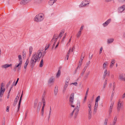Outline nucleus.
I'll return each instance as SVG.
<instances>
[{
    "label": "nucleus",
    "instance_id": "obj_1",
    "mask_svg": "<svg viewBox=\"0 0 125 125\" xmlns=\"http://www.w3.org/2000/svg\"><path fill=\"white\" fill-rule=\"evenodd\" d=\"M42 56V52L40 50H38L37 52H35L34 53L30 62L32 68H33L36 62H38L40 61Z\"/></svg>",
    "mask_w": 125,
    "mask_h": 125
},
{
    "label": "nucleus",
    "instance_id": "obj_2",
    "mask_svg": "<svg viewBox=\"0 0 125 125\" xmlns=\"http://www.w3.org/2000/svg\"><path fill=\"white\" fill-rule=\"evenodd\" d=\"M74 94L73 93L71 94L69 97V102L70 103V105L71 107H75V106L73 105L74 100Z\"/></svg>",
    "mask_w": 125,
    "mask_h": 125
},
{
    "label": "nucleus",
    "instance_id": "obj_3",
    "mask_svg": "<svg viewBox=\"0 0 125 125\" xmlns=\"http://www.w3.org/2000/svg\"><path fill=\"white\" fill-rule=\"evenodd\" d=\"M125 10V5H122L118 8V12L119 13H121Z\"/></svg>",
    "mask_w": 125,
    "mask_h": 125
},
{
    "label": "nucleus",
    "instance_id": "obj_4",
    "mask_svg": "<svg viewBox=\"0 0 125 125\" xmlns=\"http://www.w3.org/2000/svg\"><path fill=\"white\" fill-rule=\"evenodd\" d=\"M117 105V110L118 111H119L121 109H122L123 107V104L121 101L120 100H119Z\"/></svg>",
    "mask_w": 125,
    "mask_h": 125
},
{
    "label": "nucleus",
    "instance_id": "obj_5",
    "mask_svg": "<svg viewBox=\"0 0 125 125\" xmlns=\"http://www.w3.org/2000/svg\"><path fill=\"white\" fill-rule=\"evenodd\" d=\"M54 79L53 77H51L49 80L48 82V85L49 86H51L53 84L54 82Z\"/></svg>",
    "mask_w": 125,
    "mask_h": 125
},
{
    "label": "nucleus",
    "instance_id": "obj_6",
    "mask_svg": "<svg viewBox=\"0 0 125 125\" xmlns=\"http://www.w3.org/2000/svg\"><path fill=\"white\" fill-rule=\"evenodd\" d=\"M89 2H88V1L86 0H84L82 2L81 4L80 5V7H84L86 5L89 4Z\"/></svg>",
    "mask_w": 125,
    "mask_h": 125
},
{
    "label": "nucleus",
    "instance_id": "obj_7",
    "mask_svg": "<svg viewBox=\"0 0 125 125\" xmlns=\"http://www.w3.org/2000/svg\"><path fill=\"white\" fill-rule=\"evenodd\" d=\"M114 104V103H112L111 104L110 106V108L109 109V117H110V114L112 112V109L113 107V105Z\"/></svg>",
    "mask_w": 125,
    "mask_h": 125
},
{
    "label": "nucleus",
    "instance_id": "obj_8",
    "mask_svg": "<svg viewBox=\"0 0 125 125\" xmlns=\"http://www.w3.org/2000/svg\"><path fill=\"white\" fill-rule=\"evenodd\" d=\"M110 72H109L107 71V70H105L104 72V73L103 76V78L104 79L106 76H109V75Z\"/></svg>",
    "mask_w": 125,
    "mask_h": 125
},
{
    "label": "nucleus",
    "instance_id": "obj_9",
    "mask_svg": "<svg viewBox=\"0 0 125 125\" xmlns=\"http://www.w3.org/2000/svg\"><path fill=\"white\" fill-rule=\"evenodd\" d=\"M119 77L120 80L125 81V74H120Z\"/></svg>",
    "mask_w": 125,
    "mask_h": 125
},
{
    "label": "nucleus",
    "instance_id": "obj_10",
    "mask_svg": "<svg viewBox=\"0 0 125 125\" xmlns=\"http://www.w3.org/2000/svg\"><path fill=\"white\" fill-rule=\"evenodd\" d=\"M43 18L41 19L40 17L39 16V15H37L35 17V18L34 19L35 21H36L37 22H40L42 20Z\"/></svg>",
    "mask_w": 125,
    "mask_h": 125
},
{
    "label": "nucleus",
    "instance_id": "obj_11",
    "mask_svg": "<svg viewBox=\"0 0 125 125\" xmlns=\"http://www.w3.org/2000/svg\"><path fill=\"white\" fill-rule=\"evenodd\" d=\"M12 65V64H6L1 66V67L3 68H4L6 69L7 68L10 67L11 68H12L11 66Z\"/></svg>",
    "mask_w": 125,
    "mask_h": 125
},
{
    "label": "nucleus",
    "instance_id": "obj_12",
    "mask_svg": "<svg viewBox=\"0 0 125 125\" xmlns=\"http://www.w3.org/2000/svg\"><path fill=\"white\" fill-rule=\"evenodd\" d=\"M23 91H22V93L21 95V97H20V100H19V103L17 112H18L19 111L20 108V107L21 103V100L22 98V95H23Z\"/></svg>",
    "mask_w": 125,
    "mask_h": 125
},
{
    "label": "nucleus",
    "instance_id": "obj_13",
    "mask_svg": "<svg viewBox=\"0 0 125 125\" xmlns=\"http://www.w3.org/2000/svg\"><path fill=\"white\" fill-rule=\"evenodd\" d=\"M111 21V20L110 19H108L105 22L103 23V26L104 27L107 26L110 22Z\"/></svg>",
    "mask_w": 125,
    "mask_h": 125
},
{
    "label": "nucleus",
    "instance_id": "obj_14",
    "mask_svg": "<svg viewBox=\"0 0 125 125\" xmlns=\"http://www.w3.org/2000/svg\"><path fill=\"white\" fill-rule=\"evenodd\" d=\"M76 108V109L75 110V111L74 115V117L75 118L76 117L79 111V107H78V108Z\"/></svg>",
    "mask_w": 125,
    "mask_h": 125
},
{
    "label": "nucleus",
    "instance_id": "obj_15",
    "mask_svg": "<svg viewBox=\"0 0 125 125\" xmlns=\"http://www.w3.org/2000/svg\"><path fill=\"white\" fill-rule=\"evenodd\" d=\"M19 99V97L18 96V95H17L16 97L14 100V103L13 104V105L14 106H15L16 105V104L17 103V102L18 101Z\"/></svg>",
    "mask_w": 125,
    "mask_h": 125
},
{
    "label": "nucleus",
    "instance_id": "obj_16",
    "mask_svg": "<svg viewBox=\"0 0 125 125\" xmlns=\"http://www.w3.org/2000/svg\"><path fill=\"white\" fill-rule=\"evenodd\" d=\"M114 41V39L113 38L108 39L107 40V43L108 44L111 43L113 42Z\"/></svg>",
    "mask_w": 125,
    "mask_h": 125
},
{
    "label": "nucleus",
    "instance_id": "obj_17",
    "mask_svg": "<svg viewBox=\"0 0 125 125\" xmlns=\"http://www.w3.org/2000/svg\"><path fill=\"white\" fill-rule=\"evenodd\" d=\"M29 2L28 0H22L21 2V3L22 4H25Z\"/></svg>",
    "mask_w": 125,
    "mask_h": 125
},
{
    "label": "nucleus",
    "instance_id": "obj_18",
    "mask_svg": "<svg viewBox=\"0 0 125 125\" xmlns=\"http://www.w3.org/2000/svg\"><path fill=\"white\" fill-rule=\"evenodd\" d=\"M57 0H50L49 1V4L50 5H52Z\"/></svg>",
    "mask_w": 125,
    "mask_h": 125
},
{
    "label": "nucleus",
    "instance_id": "obj_19",
    "mask_svg": "<svg viewBox=\"0 0 125 125\" xmlns=\"http://www.w3.org/2000/svg\"><path fill=\"white\" fill-rule=\"evenodd\" d=\"M90 73V71H89L88 72L86 73L84 77V80H86L87 79L88 77V76L89 74Z\"/></svg>",
    "mask_w": 125,
    "mask_h": 125
},
{
    "label": "nucleus",
    "instance_id": "obj_20",
    "mask_svg": "<svg viewBox=\"0 0 125 125\" xmlns=\"http://www.w3.org/2000/svg\"><path fill=\"white\" fill-rule=\"evenodd\" d=\"M107 78H106L105 80L104 83V84L103 85V88L104 89L106 87L107 84Z\"/></svg>",
    "mask_w": 125,
    "mask_h": 125
},
{
    "label": "nucleus",
    "instance_id": "obj_21",
    "mask_svg": "<svg viewBox=\"0 0 125 125\" xmlns=\"http://www.w3.org/2000/svg\"><path fill=\"white\" fill-rule=\"evenodd\" d=\"M84 52H83L82 54V55H81L80 58L81 61H80L81 62H82V61H83V59L84 57Z\"/></svg>",
    "mask_w": 125,
    "mask_h": 125
},
{
    "label": "nucleus",
    "instance_id": "obj_22",
    "mask_svg": "<svg viewBox=\"0 0 125 125\" xmlns=\"http://www.w3.org/2000/svg\"><path fill=\"white\" fill-rule=\"evenodd\" d=\"M58 89L57 87H55L54 90V94L55 95H56L58 92Z\"/></svg>",
    "mask_w": 125,
    "mask_h": 125
},
{
    "label": "nucleus",
    "instance_id": "obj_23",
    "mask_svg": "<svg viewBox=\"0 0 125 125\" xmlns=\"http://www.w3.org/2000/svg\"><path fill=\"white\" fill-rule=\"evenodd\" d=\"M41 106V102H40L38 103V105L37 107V111H39L40 109V108Z\"/></svg>",
    "mask_w": 125,
    "mask_h": 125
},
{
    "label": "nucleus",
    "instance_id": "obj_24",
    "mask_svg": "<svg viewBox=\"0 0 125 125\" xmlns=\"http://www.w3.org/2000/svg\"><path fill=\"white\" fill-rule=\"evenodd\" d=\"M38 102V100L37 99H36L34 101V108H36L37 107V104Z\"/></svg>",
    "mask_w": 125,
    "mask_h": 125
},
{
    "label": "nucleus",
    "instance_id": "obj_25",
    "mask_svg": "<svg viewBox=\"0 0 125 125\" xmlns=\"http://www.w3.org/2000/svg\"><path fill=\"white\" fill-rule=\"evenodd\" d=\"M43 59H42L40 62V63L39 64V67H43Z\"/></svg>",
    "mask_w": 125,
    "mask_h": 125
},
{
    "label": "nucleus",
    "instance_id": "obj_26",
    "mask_svg": "<svg viewBox=\"0 0 125 125\" xmlns=\"http://www.w3.org/2000/svg\"><path fill=\"white\" fill-rule=\"evenodd\" d=\"M52 111L51 108V106H50V111L49 112V116L48 117V120H49L51 117V113Z\"/></svg>",
    "mask_w": 125,
    "mask_h": 125
},
{
    "label": "nucleus",
    "instance_id": "obj_27",
    "mask_svg": "<svg viewBox=\"0 0 125 125\" xmlns=\"http://www.w3.org/2000/svg\"><path fill=\"white\" fill-rule=\"evenodd\" d=\"M29 62V61L28 60V59H27L26 62H25L24 66V69H26V68L27 65Z\"/></svg>",
    "mask_w": 125,
    "mask_h": 125
},
{
    "label": "nucleus",
    "instance_id": "obj_28",
    "mask_svg": "<svg viewBox=\"0 0 125 125\" xmlns=\"http://www.w3.org/2000/svg\"><path fill=\"white\" fill-rule=\"evenodd\" d=\"M115 60L114 59H112L110 65V67H112L115 63Z\"/></svg>",
    "mask_w": 125,
    "mask_h": 125
},
{
    "label": "nucleus",
    "instance_id": "obj_29",
    "mask_svg": "<svg viewBox=\"0 0 125 125\" xmlns=\"http://www.w3.org/2000/svg\"><path fill=\"white\" fill-rule=\"evenodd\" d=\"M19 58V60L20 62L22 63V59L21 58V55H19L18 56Z\"/></svg>",
    "mask_w": 125,
    "mask_h": 125
},
{
    "label": "nucleus",
    "instance_id": "obj_30",
    "mask_svg": "<svg viewBox=\"0 0 125 125\" xmlns=\"http://www.w3.org/2000/svg\"><path fill=\"white\" fill-rule=\"evenodd\" d=\"M81 34V31H79L77 34V38H79Z\"/></svg>",
    "mask_w": 125,
    "mask_h": 125
},
{
    "label": "nucleus",
    "instance_id": "obj_31",
    "mask_svg": "<svg viewBox=\"0 0 125 125\" xmlns=\"http://www.w3.org/2000/svg\"><path fill=\"white\" fill-rule=\"evenodd\" d=\"M61 74V71L60 70H58L56 76L57 77H59L60 75Z\"/></svg>",
    "mask_w": 125,
    "mask_h": 125
},
{
    "label": "nucleus",
    "instance_id": "obj_32",
    "mask_svg": "<svg viewBox=\"0 0 125 125\" xmlns=\"http://www.w3.org/2000/svg\"><path fill=\"white\" fill-rule=\"evenodd\" d=\"M22 63L20 62L17 65H15V66L17 68H18L19 67H21V64Z\"/></svg>",
    "mask_w": 125,
    "mask_h": 125
},
{
    "label": "nucleus",
    "instance_id": "obj_33",
    "mask_svg": "<svg viewBox=\"0 0 125 125\" xmlns=\"http://www.w3.org/2000/svg\"><path fill=\"white\" fill-rule=\"evenodd\" d=\"M70 81V77H68L66 80V81H65V83H67V84H68V83L69 82V81Z\"/></svg>",
    "mask_w": 125,
    "mask_h": 125
},
{
    "label": "nucleus",
    "instance_id": "obj_34",
    "mask_svg": "<svg viewBox=\"0 0 125 125\" xmlns=\"http://www.w3.org/2000/svg\"><path fill=\"white\" fill-rule=\"evenodd\" d=\"M108 121V119L107 118H105L103 125H107Z\"/></svg>",
    "mask_w": 125,
    "mask_h": 125
},
{
    "label": "nucleus",
    "instance_id": "obj_35",
    "mask_svg": "<svg viewBox=\"0 0 125 125\" xmlns=\"http://www.w3.org/2000/svg\"><path fill=\"white\" fill-rule=\"evenodd\" d=\"M57 38H55V39H54V43L53 44V46L52 47V48H53L54 46L55 45L56 43V42L57 41Z\"/></svg>",
    "mask_w": 125,
    "mask_h": 125
},
{
    "label": "nucleus",
    "instance_id": "obj_36",
    "mask_svg": "<svg viewBox=\"0 0 125 125\" xmlns=\"http://www.w3.org/2000/svg\"><path fill=\"white\" fill-rule=\"evenodd\" d=\"M75 109H76V108H75L74 109V110H73V111L72 112V113H71V114H70V116L71 117H72L73 116V113H74V112L75 110Z\"/></svg>",
    "mask_w": 125,
    "mask_h": 125
},
{
    "label": "nucleus",
    "instance_id": "obj_37",
    "mask_svg": "<svg viewBox=\"0 0 125 125\" xmlns=\"http://www.w3.org/2000/svg\"><path fill=\"white\" fill-rule=\"evenodd\" d=\"M100 96H98L96 98L95 101L96 102H98V101H99L100 100Z\"/></svg>",
    "mask_w": 125,
    "mask_h": 125
},
{
    "label": "nucleus",
    "instance_id": "obj_38",
    "mask_svg": "<svg viewBox=\"0 0 125 125\" xmlns=\"http://www.w3.org/2000/svg\"><path fill=\"white\" fill-rule=\"evenodd\" d=\"M119 2L120 3H124L125 2V0H118Z\"/></svg>",
    "mask_w": 125,
    "mask_h": 125
},
{
    "label": "nucleus",
    "instance_id": "obj_39",
    "mask_svg": "<svg viewBox=\"0 0 125 125\" xmlns=\"http://www.w3.org/2000/svg\"><path fill=\"white\" fill-rule=\"evenodd\" d=\"M117 119V116H116L114 118L113 122H115V123H116V122Z\"/></svg>",
    "mask_w": 125,
    "mask_h": 125
},
{
    "label": "nucleus",
    "instance_id": "obj_40",
    "mask_svg": "<svg viewBox=\"0 0 125 125\" xmlns=\"http://www.w3.org/2000/svg\"><path fill=\"white\" fill-rule=\"evenodd\" d=\"M32 46H30L29 48V52L31 53L32 51Z\"/></svg>",
    "mask_w": 125,
    "mask_h": 125
},
{
    "label": "nucleus",
    "instance_id": "obj_41",
    "mask_svg": "<svg viewBox=\"0 0 125 125\" xmlns=\"http://www.w3.org/2000/svg\"><path fill=\"white\" fill-rule=\"evenodd\" d=\"M82 62H81L80 61H79V64L78 66L77 67V69H78L79 67V68L81 66V65H82Z\"/></svg>",
    "mask_w": 125,
    "mask_h": 125
},
{
    "label": "nucleus",
    "instance_id": "obj_42",
    "mask_svg": "<svg viewBox=\"0 0 125 125\" xmlns=\"http://www.w3.org/2000/svg\"><path fill=\"white\" fill-rule=\"evenodd\" d=\"M57 34H54L53 37V38H57V39L58 38V36Z\"/></svg>",
    "mask_w": 125,
    "mask_h": 125
},
{
    "label": "nucleus",
    "instance_id": "obj_43",
    "mask_svg": "<svg viewBox=\"0 0 125 125\" xmlns=\"http://www.w3.org/2000/svg\"><path fill=\"white\" fill-rule=\"evenodd\" d=\"M68 84H67V83H65V84L64 85L63 88L66 89V88L67 87L68 85Z\"/></svg>",
    "mask_w": 125,
    "mask_h": 125
},
{
    "label": "nucleus",
    "instance_id": "obj_44",
    "mask_svg": "<svg viewBox=\"0 0 125 125\" xmlns=\"http://www.w3.org/2000/svg\"><path fill=\"white\" fill-rule=\"evenodd\" d=\"M107 63V62H105V63H104L103 64V68L104 69L106 65V64Z\"/></svg>",
    "mask_w": 125,
    "mask_h": 125
},
{
    "label": "nucleus",
    "instance_id": "obj_45",
    "mask_svg": "<svg viewBox=\"0 0 125 125\" xmlns=\"http://www.w3.org/2000/svg\"><path fill=\"white\" fill-rule=\"evenodd\" d=\"M88 114L92 115L91 109H88Z\"/></svg>",
    "mask_w": 125,
    "mask_h": 125
},
{
    "label": "nucleus",
    "instance_id": "obj_46",
    "mask_svg": "<svg viewBox=\"0 0 125 125\" xmlns=\"http://www.w3.org/2000/svg\"><path fill=\"white\" fill-rule=\"evenodd\" d=\"M86 70L83 69V70H82V72L81 73V74L82 75H83L84 74Z\"/></svg>",
    "mask_w": 125,
    "mask_h": 125
},
{
    "label": "nucleus",
    "instance_id": "obj_47",
    "mask_svg": "<svg viewBox=\"0 0 125 125\" xmlns=\"http://www.w3.org/2000/svg\"><path fill=\"white\" fill-rule=\"evenodd\" d=\"M91 105L90 104V103L89 104V103H88V107L89 108V109H91Z\"/></svg>",
    "mask_w": 125,
    "mask_h": 125
},
{
    "label": "nucleus",
    "instance_id": "obj_48",
    "mask_svg": "<svg viewBox=\"0 0 125 125\" xmlns=\"http://www.w3.org/2000/svg\"><path fill=\"white\" fill-rule=\"evenodd\" d=\"M63 33H64V32H63ZM62 33H63V32H61L60 33V34L59 35V36H58V37H60V38H61L62 36Z\"/></svg>",
    "mask_w": 125,
    "mask_h": 125
},
{
    "label": "nucleus",
    "instance_id": "obj_49",
    "mask_svg": "<svg viewBox=\"0 0 125 125\" xmlns=\"http://www.w3.org/2000/svg\"><path fill=\"white\" fill-rule=\"evenodd\" d=\"M5 91V89L4 88L3 89V88H0V92H4Z\"/></svg>",
    "mask_w": 125,
    "mask_h": 125
},
{
    "label": "nucleus",
    "instance_id": "obj_50",
    "mask_svg": "<svg viewBox=\"0 0 125 125\" xmlns=\"http://www.w3.org/2000/svg\"><path fill=\"white\" fill-rule=\"evenodd\" d=\"M89 88H87V91H86V94H85L86 95H88V91H89Z\"/></svg>",
    "mask_w": 125,
    "mask_h": 125
},
{
    "label": "nucleus",
    "instance_id": "obj_51",
    "mask_svg": "<svg viewBox=\"0 0 125 125\" xmlns=\"http://www.w3.org/2000/svg\"><path fill=\"white\" fill-rule=\"evenodd\" d=\"M28 113V110H27V111H26V112L25 114V119L26 118V117H27V114Z\"/></svg>",
    "mask_w": 125,
    "mask_h": 125
},
{
    "label": "nucleus",
    "instance_id": "obj_52",
    "mask_svg": "<svg viewBox=\"0 0 125 125\" xmlns=\"http://www.w3.org/2000/svg\"><path fill=\"white\" fill-rule=\"evenodd\" d=\"M98 105V102H96L95 101V106H94V107H95L96 108V107H97Z\"/></svg>",
    "mask_w": 125,
    "mask_h": 125
},
{
    "label": "nucleus",
    "instance_id": "obj_53",
    "mask_svg": "<svg viewBox=\"0 0 125 125\" xmlns=\"http://www.w3.org/2000/svg\"><path fill=\"white\" fill-rule=\"evenodd\" d=\"M115 93V91H113L112 92V94L111 95V97H113L114 95V94Z\"/></svg>",
    "mask_w": 125,
    "mask_h": 125
},
{
    "label": "nucleus",
    "instance_id": "obj_54",
    "mask_svg": "<svg viewBox=\"0 0 125 125\" xmlns=\"http://www.w3.org/2000/svg\"><path fill=\"white\" fill-rule=\"evenodd\" d=\"M80 106V103H77V106L76 107V108H78V107H79V106Z\"/></svg>",
    "mask_w": 125,
    "mask_h": 125
},
{
    "label": "nucleus",
    "instance_id": "obj_55",
    "mask_svg": "<svg viewBox=\"0 0 125 125\" xmlns=\"http://www.w3.org/2000/svg\"><path fill=\"white\" fill-rule=\"evenodd\" d=\"M9 107L8 106H7L6 107V111L7 112H8L9 111Z\"/></svg>",
    "mask_w": 125,
    "mask_h": 125
},
{
    "label": "nucleus",
    "instance_id": "obj_56",
    "mask_svg": "<svg viewBox=\"0 0 125 125\" xmlns=\"http://www.w3.org/2000/svg\"><path fill=\"white\" fill-rule=\"evenodd\" d=\"M4 92H0V97H2V96L3 95Z\"/></svg>",
    "mask_w": 125,
    "mask_h": 125
},
{
    "label": "nucleus",
    "instance_id": "obj_57",
    "mask_svg": "<svg viewBox=\"0 0 125 125\" xmlns=\"http://www.w3.org/2000/svg\"><path fill=\"white\" fill-rule=\"evenodd\" d=\"M38 3H40L42 2L43 0H36Z\"/></svg>",
    "mask_w": 125,
    "mask_h": 125
},
{
    "label": "nucleus",
    "instance_id": "obj_58",
    "mask_svg": "<svg viewBox=\"0 0 125 125\" xmlns=\"http://www.w3.org/2000/svg\"><path fill=\"white\" fill-rule=\"evenodd\" d=\"M83 27H84V26L83 25H82V26L81 27V28H80V29L79 31H81V30L83 29Z\"/></svg>",
    "mask_w": 125,
    "mask_h": 125
},
{
    "label": "nucleus",
    "instance_id": "obj_59",
    "mask_svg": "<svg viewBox=\"0 0 125 125\" xmlns=\"http://www.w3.org/2000/svg\"><path fill=\"white\" fill-rule=\"evenodd\" d=\"M72 84H73L74 85L76 86L77 85V82H75L74 83H72Z\"/></svg>",
    "mask_w": 125,
    "mask_h": 125
},
{
    "label": "nucleus",
    "instance_id": "obj_60",
    "mask_svg": "<svg viewBox=\"0 0 125 125\" xmlns=\"http://www.w3.org/2000/svg\"><path fill=\"white\" fill-rule=\"evenodd\" d=\"M102 48L101 47V48L100 49V50L99 52V54H100L102 52Z\"/></svg>",
    "mask_w": 125,
    "mask_h": 125
},
{
    "label": "nucleus",
    "instance_id": "obj_61",
    "mask_svg": "<svg viewBox=\"0 0 125 125\" xmlns=\"http://www.w3.org/2000/svg\"><path fill=\"white\" fill-rule=\"evenodd\" d=\"M91 116H92V115L88 114V118L89 119H90L91 118Z\"/></svg>",
    "mask_w": 125,
    "mask_h": 125
},
{
    "label": "nucleus",
    "instance_id": "obj_62",
    "mask_svg": "<svg viewBox=\"0 0 125 125\" xmlns=\"http://www.w3.org/2000/svg\"><path fill=\"white\" fill-rule=\"evenodd\" d=\"M4 87V85L3 84V83H1L0 88H3Z\"/></svg>",
    "mask_w": 125,
    "mask_h": 125
},
{
    "label": "nucleus",
    "instance_id": "obj_63",
    "mask_svg": "<svg viewBox=\"0 0 125 125\" xmlns=\"http://www.w3.org/2000/svg\"><path fill=\"white\" fill-rule=\"evenodd\" d=\"M19 80V78H18L17 79V80L16 82H15V84L14 85L15 86H16V85L17 84V83L18 82V81Z\"/></svg>",
    "mask_w": 125,
    "mask_h": 125
},
{
    "label": "nucleus",
    "instance_id": "obj_64",
    "mask_svg": "<svg viewBox=\"0 0 125 125\" xmlns=\"http://www.w3.org/2000/svg\"><path fill=\"white\" fill-rule=\"evenodd\" d=\"M59 42H58L57 43V45H56V46H55V49H56L58 46V45H59Z\"/></svg>",
    "mask_w": 125,
    "mask_h": 125
}]
</instances>
